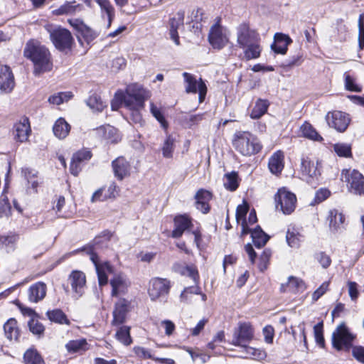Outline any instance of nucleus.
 Instances as JSON below:
<instances>
[{"label": "nucleus", "mask_w": 364, "mask_h": 364, "mask_svg": "<svg viewBox=\"0 0 364 364\" xmlns=\"http://www.w3.org/2000/svg\"><path fill=\"white\" fill-rule=\"evenodd\" d=\"M148 97L149 92L136 83L127 85L124 92L117 91L114 96L116 102L123 104L129 111L132 122L140 126L144 123L141 112Z\"/></svg>", "instance_id": "nucleus-1"}, {"label": "nucleus", "mask_w": 364, "mask_h": 364, "mask_svg": "<svg viewBox=\"0 0 364 364\" xmlns=\"http://www.w3.org/2000/svg\"><path fill=\"white\" fill-rule=\"evenodd\" d=\"M23 55L33 61L36 73L46 72L51 68L48 50L36 41L31 40L27 42Z\"/></svg>", "instance_id": "nucleus-2"}, {"label": "nucleus", "mask_w": 364, "mask_h": 364, "mask_svg": "<svg viewBox=\"0 0 364 364\" xmlns=\"http://www.w3.org/2000/svg\"><path fill=\"white\" fill-rule=\"evenodd\" d=\"M101 242L102 238L100 237H97L92 242L82 247L74 250L72 254L74 255L82 252L90 256V259L94 264L96 269L99 284L100 286H103L108 282L105 269L109 270L111 267L108 262H105L102 264L100 262V258L97 255V252L101 248Z\"/></svg>", "instance_id": "nucleus-3"}, {"label": "nucleus", "mask_w": 364, "mask_h": 364, "mask_svg": "<svg viewBox=\"0 0 364 364\" xmlns=\"http://www.w3.org/2000/svg\"><path fill=\"white\" fill-rule=\"evenodd\" d=\"M235 149L245 156H250L259 153L262 146L259 139L250 132L237 131L232 138Z\"/></svg>", "instance_id": "nucleus-4"}, {"label": "nucleus", "mask_w": 364, "mask_h": 364, "mask_svg": "<svg viewBox=\"0 0 364 364\" xmlns=\"http://www.w3.org/2000/svg\"><path fill=\"white\" fill-rule=\"evenodd\" d=\"M46 30L54 46L60 51L70 50L74 41L71 33L62 27L48 26Z\"/></svg>", "instance_id": "nucleus-5"}, {"label": "nucleus", "mask_w": 364, "mask_h": 364, "mask_svg": "<svg viewBox=\"0 0 364 364\" xmlns=\"http://www.w3.org/2000/svg\"><path fill=\"white\" fill-rule=\"evenodd\" d=\"M341 180L347 184L350 193L364 196V176L355 169H343L341 172Z\"/></svg>", "instance_id": "nucleus-6"}, {"label": "nucleus", "mask_w": 364, "mask_h": 364, "mask_svg": "<svg viewBox=\"0 0 364 364\" xmlns=\"http://www.w3.org/2000/svg\"><path fill=\"white\" fill-rule=\"evenodd\" d=\"M355 336L350 332L344 323L337 326L332 333V346L337 350H349L353 346Z\"/></svg>", "instance_id": "nucleus-7"}, {"label": "nucleus", "mask_w": 364, "mask_h": 364, "mask_svg": "<svg viewBox=\"0 0 364 364\" xmlns=\"http://www.w3.org/2000/svg\"><path fill=\"white\" fill-rule=\"evenodd\" d=\"M276 209L281 210L285 215H289L294 211L296 197L294 193L286 188H279L274 195Z\"/></svg>", "instance_id": "nucleus-8"}, {"label": "nucleus", "mask_w": 364, "mask_h": 364, "mask_svg": "<svg viewBox=\"0 0 364 364\" xmlns=\"http://www.w3.org/2000/svg\"><path fill=\"white\" fill-rule=\"evenodd\" d=\"M69 23L77 31L78 41L82 46L85 42L90 46L91 43L100 35L98 31L87 26L79 19L69 20Z\"/></svg>", "instance_id": "nucleus-9"}, {"label": "nucleus", "mask_w": 364, "mask_h": 364, "mask_svg": "<svg viewBox=\"0 0 364 364\" xmlns=\"http://www.w3.org/2000/svg\"><path fill=\"white\" fill-rule=\"evenodd\" d=\"M171 284L168 279L155 277L151 279L148 294L151 301H155L166 297L170 291Z\"/></svg>", "instance_id": "nucleus-10"}, {"label": "nucleus", "mask_w": 364, "mask_h": 364, "mask_svg": "<svg viewBox=\"0 0 364 364\" xmlns=\"http://www.w3.org/2000/svg\"><path fill=\"white\" fill-rule=\"evenodd\" d=\"M132 301L124 297H120L115 302L112 312L113 326L122 325L127 320L128 314L132 311Z\"/></svg>", "instance_id": "nucleus-11"}, {"label": "nucleus", "mask_w": 364, "mask_h": 364, "mask_svg": "<svg viewBox=\"0 0 364 364\" xmlns=\"http://www.w3.org/2000/svg\"><path fill=\"white\" fill-rule=\"evenodd\" d=\"M237 43L241 48L256 41H260L259 34L255 29H252L249 24L242 23L236 29Z\"/></svg>", "instance_id": "nucleus-12"}, {"label": "nucleus", "mask_w": 364, "mask_h": 364, "mask_svg": "<svg viewBox=\"0 0 364 364\" xmlns=\"http://www.w3.org/2000/svg\"><path fill=\"white\" fill-rule=\"evenodd\" d=\"M208 41L215 49H222L229 41L228 32L226 28L215 23L210 29Z\"/></svg>", "instance_id": "nucleus-13"}, {"label": "nucleus", "mask_w": 364, "mask_h": 364, "mask_svg": "<svg viewBox=\"0 0 364 364\" xmlns=\"http://www.w3.org/2000/svg\"><path fill=\"white\" fill-rule=\"evenodd\" d=\"M109 284L112 287L111 296L117 298L126 295L131 286L129 279L122 274L114 275L109 280Z\"/></svg>", "instance_id": "nucleus-14"}, {"label": "nucleus", "mask_w": 364, "mask_h": 364, "mask_svg": "<svg viewBox=\"0 0 364 364\" xmlns=\"http://www.w3.org/2000/svg\"><path fill=\"white\" fill-rule=\"evenodd\" d=\"M183 76L186 83V92L196 93L198 92L199 102H203L207 92V87L202 79L200 78L199 82H198L193 75L186 72L183 73Z\"/></svg>", "instance_id": "nucleus-15"}, {"label": "nucleus", "mask_w": 364, "mask_h": 364, "mask_svg": "<svg viewBox=\"0 0 364 364\" xmlns=\"http://www.w3.org/2000/svg\"><path fill=\"white\" fill-rule=\"evenodd\" d=\"M329 127L334 128L339 132H343L348 128L350 119L348 114L341 111L328 112L326 117Z\"/></svg>", "instance_id": "nucleus-16"}, {"label": "nucleus", "mask_w": 364, "mask_h": 364, "mask_svg": "<svg viewBox=\"0 0 364 364\" xmlns=\"http://www.w3.org/2000/svg\"><path fill=\"white\" fill-rule=\"evenodd\" d=\"M254 331L248 323H240L238 328L235 331L232 344L242 347L249 343L253 338Z\"/></svg>", "instance_id": "nucleus-17"}, {"label": "nucleus", "mask_w": 364, "mask_h": 364, "mask_svg": "<svg viewBox=\"0 0 364 364\" xmlns=\"http://www.w3.org/2000/svg\"><path fill=\"white\" fill-rule=\"evenodd\" d=\"M11 132L16 141L26 142L31 133L29 119L27 117L21 118L14 124Z\"/></svg>", "instance_id": "nucleus-18"}, {"label": "nucleus", "mask_w": 364, "mask_h": 364, "mask_svg": "<svg viewBox=\"0 0 364 364\" xmlns=\"http://www.w3.org/2000/svg\"><path fill=\"white\" fill-rule=\"evenodd\" d=\"M184 10L178 11L168 21V31L170 38L175 43L176 46L180 45L179 36L178 30L183 27L184 25Z\"/></svg>", "instance_id": "nucleus-19"}, {"label": "nucleus", "mask_w": 364, "mask_h": 364, "mask_svg": "<svg viewBox=\"0 0 364 364\" xmlns=\"http://www.w3.org/2000/svg\"><path fill=\"white\" fill-rule=\"evenodd\" d=\"M68 282L74 292L73 296L75 299H79L84 294L86 284L85 274L81 271H73L69 275Z\"/></svg>", "instance_id": "nucleus-20"}, {"label": "nucleus", "mask_w": 364, "mask_h": 364, "mask_svg": "<svg viewBox=\"0 0 364 364\" xmlns=\"http://www.w3.org/2000/svg\"><path fill=\"white\" fill-rule=\"evenodd\" d=\"M173 222L174 229L172 231L171 236L174 238H179L185 231L191 232L193 229L191 218L186 215L176 216Z\"/></svg>", "instance_id": "nucleus-21"}, {"label": "nucleus", "mask_w": 364, "mask_h": 364, "mask_svg": "<svg viewBox=\"0 0 364 364\" xmlns=\"http://www.w3.org/2000/svg\"><path fill=\"white\" fill-rule=\"evenodd\" d=\"M15 87L14 74L7 65L0 66V90L5 93H10Z\"/></svg>", "instance_id": "nucleus-22"}, {"label": "nucleus", "mask_w": 364, "mask_h": 364, "mask_svg": "<svg viewBox=\"0 0 364 364\" xmlns=\"http://www.w3.org/2000/svg\"><path fill=\"white\" fill-rule=\"evenodd\" d=\"M326 220L328 222L329 230L333 234L339 233L344 229L345 216L338 210H330Z\"/></svg>", "instance_id": "nucleus-23"}, {"label": "nucleus", "mask_w": 364, "mask_h": 364, "mask_svg": "<svg viewBox=\"0 0 364 364\" xmlns=\"http://www.w3.org/2000/svg\"><path fill=\"white\" fill-rule=\"evenodd\" d=\"M112 167L114 176L119 181L130 174V163L123 156H119L112 162Z\"/></svg>", "instance_id": "nucleus-24"}, {"label": "nucleus", "mask_w": 364, "mask_h": 364, "mask_svg": "<svg viewBox=\"0 0 364 364\" xmlns=\"http://www.w3.org/2000/svg\"><path fill=\"white\" fill-rule=\"evenodd\" d=\"M100 9V16L102 19L106 20L105 28H110L115 16V10L109 0H94Z\"/></svg>", "instance_id": "nucleus-25"}, {"label": "nucleus", "mask_w": 364, "mask_h": 364, "mask_svg": "<svg viewBox=\"0 0 364 364\" xmlns=\"http://www.w3.org/2000/svg\"><path fill=\"white\" fill-rule=\"evenodd\" d=\"M91 157V151L88 149H82L75 153L70 164V173L74 176H77L81 171V164L90 160Z\"/></svg>", "instance_id": "nucleus-26"}, {"label": "nucleus", "mask_w": 364, "mask_h": 364, "mask_svg": "<svg viewBox=\"0 0 364 364\" xmlns=\"http://www.w3.org/2000/svg\"><path fill=\"white\" fill-rule=\"evenodd\" d=\"M212 199V193L205 189H200L195 195L196 208L201 213L205 214L210 210L209 202Z\"/></svg>", "instance_id": "nucleus-27"}, {"label": "nucleus", "mask_w": 364, "mask_h": 364, "mask_svg": "<svg viewBox=\"0 0 364 364\" xmlns=\"http://www.w3.org/2000/svg\"><path fill=\"white\" fill-rule=\"evenodd\" d=\"M284 154L282 151L274 152L269 158L268 167L272 174L278 176L280 174L284 166Z\"/></svg>", "instance_id": "nucleus-28"}, {"label": "nucleus", "mask_w": 364, "mask_h": 364, "mask_svg": "<svg viewBox=\"0 0 364 364\" xmlns=\"http://www.w3.org/2000/svg\"><path fill=\"white\" fill-rule=\"evenodd\" d=\"M291 43V38L282 33H276L274 36V43L271 46L274 53L278 54H285L287 51L288 46Z\"/></svg>", "instance_id": "nucleus-29"}, {"label": "nucleus", "mask_w": 364, "mask_h": 364, "mask_svg": "<svg viewBox=\"0 0 364 364\" xmlns=\"http://www.w3.org/2000/svg\"><path fill=\"white\" fill-rule=\"evenodd\" d=\"M46 294V286L43 282H37L28 289V299L30 301L37 303L42 300Z\"/></svg>", "instance_id": "nucleus-30"}, {"label": "nucleus", "mask_w": 364, "mask_h": 364, "mask_svg": "<svg viewBox=\"0 0 364 364\" xmlns=\"http://www.w3.org/2000/svg\"><path fill=\"white\" fill-rule=\"evenodd\" d=\"M260 41H256L248 46L241 48L243 49L244 58L246 60L257 59L259 58L262 47L260 44Z\"/></svg>", "instance_id": "nucleus-31"}, {"label": "nucleus", "mask_w": 364, "mask_h": 364, "mask_svg": "<svg viewBox=\"0 0 364 364\" xmlns=\"http://www.w3.org/2000/svg\"><path fill=\"white\" fill-rule=\"evenodd\" d=\"M65 348L69 353H82L89 349L86 339L71 340L65 344Z\"/></svg>", "instance_id": "nucleus-32"}, {"label": "nucleus", "mask_w": 364, "mask_h": 364, "mask_svg": "<svg viewBox=\"0 0 364 364\" xmlns=\"http://www.w3.org/2000/svg\"><path fill=\"white\" fill-rule=\"evenodd\" d=\"M301 171L303 177L313 178L319 173L317 166L308 158H302L301 161Z\"/></svg>", "instance_id": "nucleus-33"}, {"label": "nucleus", "mask_w": 364, "mask_h": 364, "mask_svg": "<svg viewBox=\"0 0 364 364\" xmlns=\"http://www.w3.org/2000/svg\"><path fill=\"white\" fill-rule=\"evenodd\" d=\"M53 131L57 138L63 139L68 135L70 131V126L63 118H59L55 122Z\"/></svg>", "instance_id": "nucleus-34"}, {"label": "nucleus", "mask_w": 364, "mask_h": 364, "mask_svg": "<svg viewBox=\"0 0 364 364\" xmlns=\"http://www.w3.org/2000/svg\"><path fill=\"white\" fill-rule=\"evenodd\" d=\"M303 235H301L297 228L294 226H289L287 229L286 239L288 245L293 248H298L303 240Z\"/></svg>", "instance_id": "nucleus-35"}, {"label": "nucleus", "mask_w": 364, "mask_h": 364, "mask_svg": "<svg viewBox=\"0 0 364 364\" xmlns=\"http://www.w3.org/2000/svg\"><path fill=\"white\" fill-rule=\"evenodd\" d=\"M269 102L267 100L258 99L250 112V117L253 119L261 118L268 109Z\"/></svg>", "instance_id": "nucleus-36"}, {"label": "nucleus", "mask_w": 364, "mask_h": 364, "mask_svg": "<svg viewBox=\"0 0 364 364\" xmlns=\"http://www.w3.org/2000/svg\"><path fill=\"white\" fill-rule=\"evenodd\" d=\"M251 237L254 245L257 248L264 246L269 239V235L259 225L251 232Z\"/></svg>", "instance_id": "nucleus-37"}, {"label": "nucleus", "mask_w": 364, "mask_h": 364, "mask_svg": "<svg viewBox=\"0 0 364 364\" xmlns=\"http://www.w3.org/2000/svg\"><path fill=\"white\" fill-rule=\"evenodd\" d=\"M242 352L243 353V355H242V358H250L257 360H261L266 358L267 355L264 350L259 348H254L247 345L242 346Z\"/></svg>", "instance_id": "nucleus-38"}, {"label": "nucleus", "mask_w": 364, "mask_h": 364, "mask_svg": "<svg viewBox=\"0 0 364 364\" xmlns=\"http://www.w3.org/2000/svg\"><path fill=\"white\" fill-rule=\"evenodd\" d=\"M304 289V282L296 277H289L288 282L287 284H282L281 285V291H293L295 292L296 291L302 290Z\"/></svg>", "instance_id": "nucleus-39"}, {"label": "nucleus", "mask_w": 364, "mask_h": 364, "mask_svg": "<svg viewBox=\"0 0 364 364\" xmlns=\"http://www.w3.org/2000/svg\"><path fill=\"white\" fill-rule=\"evenodd\" d=\"M82 6L80 4H76L75 1L66 2L60 6L58 9L54 11L56 15L64 14H75L77 12L82 11Z\"/></svg>", "instance_id": "nucleus-40"}, {"label": "nucleus", "mask_w": 364, "mask_h": 364, "mask_svg": "<svg viewBox=\"0 0 364 364\" xmlns=\"http://www.w3.org/2000/svg\"><path fill=\"white\" fill-rule=\"evenodd\" d=\"M345 89L350 92H360L362 87L357 82V77L349 72L343 74Z\"/></svg>", "instance_id": "nucleus-41"}, {"label": "nucleus", "mask_w": 364, "mask_h": 364, "mask_svg": "<svg viewBox=\"0 0 364 364\" xmlns=\"http://www.w3.org/2000/svg\"><path fill=\"white\" fill-rule=\"evenodd\" d=\"M4 333L9 340L17 341L19 336V331L17 327V321L14 318H10L4 326Z\"/></svg>", "instance_id": "nucleus-42"}, {"label": "nucleus", "mask_w": 364, "mask_h": 364, "mask_svg": "<svg viewBox=\"0 0 364 364\" xmlns=\"http://www.w3.org/2000/svg\"><path fill=\"white\" fill-rule=\"evenodd\" d=\"M46 315L48 319L52 322L66 325H70V321L67 318V316L61 309H56L51 311H48Z\"/></svg>", "instance_id": "nucleus-43"}, {"label": "nucleus", "mask_w": 364, "mask_h": 364, "mask_svg": "<svg viewBox=\"0 0 364 364\" xmlns=\"http://www.w3.org/2000/svg\"><path fill=\"white\" fill-rule=\"evenodd\" d=\"M23 360L25 364H45L41 355L33 348H29L24 353Z\"/></svg>", "instance_id": "nucleus-44"}, {"label": "nucleus", "mask_w": 364, "mask_h": 364, "mask_svg": "<svg viewBox=\"0 0 364 364\" xmlns=\"http://www.w3.org/2000/svg\"><path fill=\"white\" fill-rule=\"evenodd\" d=\"M300 130L303 136L306 138L317 141H321L323 139L313 126L308 122L304 123L301 126Z\"/></svg>", "instance_id": "nucleus-45"}, {"label": "nucleus", "mask_w": 364, "mask_h": 364, "mask_svg": "<svg viewBox=\"0 0 364 364\" xmlns=\"http://www.w3.org/2000/svg\"><path fill=\"white\" fill-rule=\"evenodd\" d=\"M224 187L230 191H235L239 186L238 173L232 171L225 174Z\"/></svg>", "instance_id": "nucleus-46"}, {"label": "nucleus", "mask_w": 364, "mask_h": 364, "mask_svg": "<svg viewBox=\"0 0 364 364\" xmlns=\"http://www.w3.org/2000/svg\"><path fill=\"white\" fill-rule=\"evenodd\" d=\"M116 338L125 346H129L132 343V338L130 336V327L127 326H120L115 333Z\"/></svg>", "instance_id": "nucleus-47"}, {"label": "nucleus", "mask_w": 364, "mask_h": 364, "mask_svg": "<svg viewBox=\"0 0 364 364\" xmlns=\"http://www.w3.org/2000/svg\"><path fill=\"white\" fill-rule=\"evenodd\" d=\"M87 105L93 111L102 112L106 107L105 103L97 94H93L86 100Z\"/></svg>", "instance_id": "nucleus-48"}, {"label": "nucleus", "mask_w": 364, "mask_h": 364, "mask_svg": "<svg viewBox=\"0 0 364 364\" xmlns=\"http://www.w3.org/2000/svg\"><path fill=\"white\" fill-rule=\"evenodd\" d=\"M333 149L338 156L341 157L351 156V146L348 144L338 143L334 144Z\"/></svg>", "instance_id": "nucleus-49"}, {"label": "nucleus", "mask_w": 364, "mask_h": 364, "mask_svg": "<svg viewBox=\"0 0 364 364\" xmlns=\"http://www.w3.org/2000/svg\"><path fill=\"white\" fill-rule=\"evenodd\" d=\"M174 139L168 136L165 140L163 147L162 154L165 158H171L173 151Z\"/></svg>", "instance_id": "nucleus-50"}, {"label": "nucleus", "mask_w": 364, "mask_h": 364, "mask_svg": "<svg viewBox=\"0 0 364 364\" xmlns=\"http://www.w3.org/2000/svg\"><path fill=\"white\" fill-rule=\"evenodd\" d=\"M314 333L316 343L321 347L323 348L325 345V341L323 338V329L322 322L318 323L314 326Z\"/></svg>", "instance_id": "nucleus-51"}, {"label": "nucleus", "mask_w": 364, "mask_h": 364, "mask_svg": "<svg viewBox=\"0 0 364 364\" xmlns=\"http://www.w3.org/2000/svg\"><path fill=\"white\" fill-rule=\"evenodd\" d=\"M72 95L70 92H59L56 95H53L48 98V102L50 104L59 105L64 101H68Z\"/></svg>", "instance_id": "nucleus-52"}, {"label": "nucleus", "mask_w": 364, "mask_h": 364, "mask_svg": "<svg viewBox=\"0 0 364 364\" xmlns=\"http://www.w3.org/2000/svg\"><path fill=\"white\" fill-rule=\"evenodd\" d=\"M150 110L152 115L161 124V127L164 129H166L168 127V123L166 120L165 119L161 110L152 102L151 103L150 105Z\"/></svg>", "instance_id": "nucleus-53"}, {"label": "nucleus", "mask_w": 364, "mask_h": 364, "mask_svg": "<svg viewBox=\"0 0 364 364\" xmlns=\"http://www.w3.org/2000/svg\"><path fill=\"white\" fill-rule=\"evenodd\" d=\"M28 326L30 331L35 335L41 336L45 331L43 325L38 321L34 320L33 318L28 321Z\"/></svg>", "instance_id": "nucleus-54"}, {"label": "nucleus", "mask_w": 364, "mask_h": 364, "mask_svg": "<svg viewBox=\"0 0 364 364\" xmlns=\"http://www.w3.org/2000/svg\"><path fill=\"white\" fill-rule=\"evenodd\" d=\"M134 351L135 354L143 359H152L156 360V358H154L151 353V352L146 349L144 347L137 346L134 348Z\"/></svg>", "instance_id": "nucleus-55"}, {"label": "nucleus", "mask_w": 364, "mask_h": 364, "mask_svg": "<svg viewBox=\"0 0 364 364\" xmlns=\"http://www.w3.org/2000/svg\"><path fill=\"white\" fill-rule=\"evenodd\" d=\"M316 259L324 269L328 268L331 265V259L330 257L323 252L317 253Z\"/></svg>", "instance_id": "nucleus-56"}, {"label": "nucleus", "mask_w": 364, "mask_h": 364, "mask_svg": "<svg viewBox=\"0 0 364 364\" xmlns=\"http://www.w3.org/2000/svg\"><path fill=\"white\" fill-rule=\"evenodd\" d=\"M11 213V205L7 199L0 200V218L9 217Z\"/></svg>", "instance_id": "nucleus-57"}, {"label": "nucleus", "mask_w": 364, "mask_h": 364, "mask_svg": "<svg viewBox=\"0 0 364 364\" xmlns=\"http://www.w3.org/2000/svg\"><path fill=\"white\" fill-rule=\"evenodd\" d=\"M97 133L105 139H109V136L115 132V129L111 126H102L97 129Z\"/></svg>", "instance_id": "nucleus-58"}, {"label": "nucleus", "mask_w": 364, "mask_h": 364, "mask_svg": "<svg viewBox=\"0 0 364 364\" xmlns=\"http://www.w3.org/2000/svg\"><path fill=\"white\" fill-rule=\"evenodd\" d=\"M329 286V282H324L313 293L312 299L317 301L328 290Z\"/></svg>", "instance_id": "nucleus-59"}, {"label": "nucleus", "mask_w": 364, "mask_h": 364, "mask_svg": "<svg viewBox=\"0 0 364 364\" xmlns=\"http://www.w3.org/2000/svg\"><path fill=\"white\" fill-rule=\"evenodd\" d=\"M248 205L247 204L245 205H239L236 209V220L237 223H240V220L242 222L243 220H245V216L248 212Z\"/></svg>", "instance_id": "nucleus-60"}, {"label": "nucleus", "mask_w": 364, "mask_h": 364, "mask_svg": "<svg viewBox=\"0 0 364 364\" xmlns=\"http://www.w3.org/2000/svg\"><path fill=\"white\" fill-rule=\"evenodd\" d=\"M348 294L352 301H355L359 296L358 284L355 282H348Z\"/></svg>", "instance_id": "nucleus-61"}, {"label": "nucleus", "mask_w": 364, "mask_h": 364, "mask_svg": "<svg viewBox=\"0 0 364 364\" xmlns=\"http://www.w3.org/2000/svg\"><path fill=\"white\" fill-rule=\"evenodd\" d=\"M119 188L114 182H112L107 188V193L105 195V198H114L118 196Z\"/></svg>", "instance_id": "nucleus-62"}, {"label": "nucleus", "mask_w": 364, "mask_h": 364, "mask_svg": "<svg viewBox=\"0 0 364 364\" xmlns=\"http://www.w3.org/2000/svg\"><path fill=\"white\" fill-rule=\"evenodd\" d=\"M274 328L271 326H267L263 328L264 340L267 343H272L274 338Z\"/></svg>", "instance_id": "nucleus-63"}, {"label": "nucleus", "mask_w": 364, "mask_h": 364, "mask_svg": "<svg viewBox=\"0 0 364 364\" xmlns=\"http://www.w3.org/2000/svg\"><path fill=\"white\" fill-rule=\"evenodd\" d=\"M353 355L359 362L364 364V348L362 346H355L353 348Z\"/></svg>", "instance_id": "nucleus-64"}]
</instances>
